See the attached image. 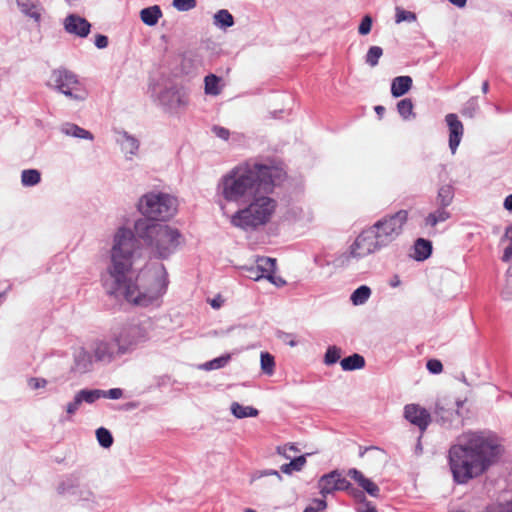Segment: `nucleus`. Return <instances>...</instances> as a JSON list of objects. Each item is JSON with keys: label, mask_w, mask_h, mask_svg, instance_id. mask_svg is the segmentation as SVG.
<instances>
[{"label": "nucleus", "mask_w": 512, "mask_h": 512, "mask_svg": "<svg viewBox=\"0 0 512 512\" xmlns=\"http://www.w3.org/2000/svg\"><path fill=\"white\" fill-rule=\"evenodd\" d=\"M139 240L154 258L165 260L179 249L184 237L177 228L151 219H137L134 230L119 227L113 236L110 264L102 275L103 286L109 295L124 297L135 305H159L167 290L168 274L162 263H156L145 267L133 279V266L142 255Z\"/></svg>", "instance_id": "1"}, {"label": "nucleus", "mask_w": 512, "mask_h": 512, "mask_svg": "<svg viewBox=\"0 0 512 512\" xmlns=\"http://www.w3.org/2000/svg\"><path fill=\"white\" fill-rule=\"evenodd\" d=\"M286 177L280 163L248 160L238 164L218 181L216 195L223 202L243 206L231 216V224L245 231L255 230L270 221L277 202L269 196Z\"/></svg>", "instance_id": "2"}, {"label": "nucleus", "mask_w": 512, "mask_h": 512, "mask_svg": "<svg viewBox=\"0 0 512 512\" xmlns=\"http://www.w3.org/2000/svg\"><path fill=\"white\" fill-rule=\"evenodd\" d=\"M500 449L497 438L487 431H469L457 437L448 451L454 481L466 484L484 474L497 461Z\"/></svg>", "instance_id": "3"}, {"label": "nucleus", "mask_w": 512, "mask_h": 512, "mask_svg": "<svg viewBox=\"0 0 512 512\" xmlns=\"http://www.w3.org/2000/svg\"><path fill=\"white\" fill-rule=\"evenodd\" d=\"M137 207L143 215L141 219H151L161 223L169 221L176 215L178 202L168 193L148 192L140 197Z\"/></svg>", "instance_id": "4"}, {"label": "nucleus", "mask_w": 512, "mask_h": 512, "mask_svg": "<svg viewBox=\"0 0 512 512\" xmlns=\"http://www.w3.org/2000/svg\"><path fill=\"white\" fill-rule=\"evenodd\" d=\"M48 86L77 102L84 101L88 95L77 75L65 68L55 69L51 72Z\"/></svg>", "instance_id": "5"}, {"label": "nucleus", "mask_w": 512, "mask_h": 512, "mask_svg": "<svg viewBox=\"0 0 512 512\" xmlns=\"http://www.w3.org/2000/svg\"><path fill=\"white\" fill-rule=\"evenodd\" d=\"M407 221L408 211L402 209L382 217L371 226L380 240V243L386 248L402 234Z\"/></svg>", "instance_id": "6"}, {"label": "nucleus", "mask_w": 512, "mask_h": 512, "mask_svg": "<svg viewBox=\"0 0 512 512\" xmlns=\"http://www.w3.org/2000/svg\"><path fill=\"white\" fill-rule=\"evenodd\" d=\"M121 353L130 354L149 339L147 328L142 324H128L114 335Z\"/></svg>", "instance_id": "7"}, {"label": "nucleus", "mask_w": 512, "mask_h": 512, "mask_svg": "<svg viewBox=\"0 0 512 512\" xmlns=\"http://www.w3.org/2000/svg\"><path fill=\"white\" fill-rule=\"evenodd\" d=\"M384 249L372 226L363 230L350 246L353 258H363Z\"/></svg>", "instance_id": "8"}, {"label": "nucleus", "mask_w": 512, "mask_h": 512, "mask_svg": "<svg viewBox=\"0 0 512 512\" xmlns=\"http://www.w3.org/2000/svg\"><path fill=\"white\" fill-rule=\"evenodd\" d=\"M463 401L457 400L455 406L446 403V401H438L435 407L436 421L445 429H458L463 426V418L459 409L463 406Z\"/></svg>", "instance_id": "9"}, {"label": "nucleus", "mask_w": 512, "mask_h": 512, "mask_svg": "<svg viewBox=\"0 0 512 512\" xmlns=\"http://www.w3.org/2000/svg\"><path fill=\"white\" fill-rule=\"evenodd\" d=\"M318 487L323 497L335 491H345L351 487V483L342 476L338 470H333L320 477Z\"/></svg>", "instance_id": "10"}, {"label": "nucleus", "mask_w": 512, "mask_h": 512, "mask_svg": "<svg viewBox=\"0 0 512 512\" xmlns=\"http://www.w3.org/2000/svg\"><path fill=\"white\" fill-rule=\"evenodd\" d=\"M118 350L119 345L114 336L110 339L98 340L93 346L95 359L107 364L124 355V353H121Z\"/></svg>", "instance_id": "11"}, {"label": "nucleus", "mask_w": 512, "mask_h": 512, "mask_svg": "<svg viewBox=\"0 0 512 512\" xmlns=\"http://www.w3.org/2000/svg\"><path fill=\"white\" fill-rule=\"evenodd\" d=\"M81 476L79 473H71L62 478L57 484L56 490L59 495H78L82 500H90L92 492L80 488Z\"/></svg>", "instance_id": "12"}, {"label": "nucleus", "mask_w": 512, "mask_h": 512, "mask_svg": "<svg viewBox=\"0 0 512 512\" xmlns=\"http://www.w3.org/2000/svg\"><path fill=\"white\" fill-rule=\"evenodd\" d=\"M404 417L422 432L427 429L431 422L430 413L418 404H407L404 407Z\"/></svg>", "instance_id": "13"}, {"label": "nucleus", "mask_w": 512, "mask_h": 512, "mask_svg": "<svg viewBox=\"0 0 512 512\" xmlns=\"http://www.w3.org/2000/svg\"><path fill=\"white\" fill-rule=\"evenodd\" d=\"M445 121L449 130V148L455 154L464 134V126L454 113L447 114Z\"/></svg>", "instance_id": "14"}, {"label": "nucleus", "mask_w": 512, "mask_h": 512, "mask_svg": "<svg viewBox=\"0 0 512 512\" xmlns=\"http://www.w3.org/2000/svg\"><path fill=\"white\" fill-rule=\"evenodd\" d=\"M64 29L69 34L84 38L90 33L91 24L79 15L70 14L64 20Z\"/></svg>", "instance_id": "15"}, {"label": "nucleus", "mask_w": 512, "mask_h": 512, "mask_svg": "<svg viewBox=\"0 0 512 512\" xmlns=\"http://www.w3.org/2000/svg\"><path fill=\"white\" fill-rule=\"evenodd\" d=\"M158 99L160 104L169 110L177 109L186 104L184 94L174 87L164 89L159 94Z\"/></svg>", "instance_id": "16"}, {"label": "nucleus", "mask_w": 512, "mask_h": 512, "mask_svg": "<svg viewBox=\"0 0 512 512\" xmlns=\"http://www.w3.org/2000/svg\"><path fill=\"white\" fill-rule=\"evenodd\" d=\"M20 11L27 17L33 19L36 23H40L44 8L40 0H16Z\"/></svg>", "instance_id": "17"}, {"label": "nucleus", "mask_w": 512, "mask_h": 512, "mask_svg": "<svg viewBox=\"0 0 512 512\" xmlns=\"http://www.w3.org/2000/svg\"><path fill=\"white\" fill-rule=\"evenodd\" d=\"M348 476L355 480L358 485L372 497H379L380 489L372 480L366 478L363 473L356 468L348 471Z\"/></svg>", "instance_id": "18"}, {"label": "nucleus", "mask_w": 512, "mask_h": 512, "mask_svg": "<svg viewBox=\"0 0 512 512\" xmlns=\"http://www.w3.org/2000/svg\"><path fill=\"white\" fill-rule=\"evenodd\" d=\"M119 136L120 138H118L117 141L121 146V150L125 153L127 159H132V157L138 153L140 146L139 140L126 131L119 132Z\"/></svg>", "instance_id": "19"}, {"label": "nucleus", "mask_w": 512, "mask_h": 512, "mask_svg": "<svg viewBox=\"0 0 512 512\" xmlns=\"http://www.w3.org/2000/svg\"><path fill=\"white\" fill-rule=\"evenodd\" d=\"M92 367V356L84 348H79L74 353V369L77 372L85 373Z\"/></svg>", "instance_id": "20"}, {"label": "nucleus", "mask_w": 512, "mask_h": 512, "mask_svg": "<svg viewBox=\"0 0 512 512\" xmlns=\"http://www.w3.org/2000/svg\"><path fill=\"white\" fill-rule=\"evenodd\" d=\"M60 131L63 134H65L66 136H70V137H75V138L85 139V140H90V141H92L94 139V136L90 131H88L74 123H70V122H66V123L62 124L60 127Z\"/></svg>", "instance_id": "21"}, {"label": "nucleus", "mask_w": 512, "mask_h": 512, "mask_svg": "<svg viewBox=\"0 0 512 512\" xmlns=\"http://www.w3.org/2000/svg\"><path fill=\"white\" fill-rule=\"evenodd\" d=\"M412 78L410 76H397L391 83V94L398 98L406 94L412 87Z\"/></svg>", "instance_id": "22"}, {"label": "nucleus", "mask_w": 512, "mask_h": 512, "mask_svg": "<svg viewBox=\"0 0 512 512\" xmlns=\"http://www.w3.org/2000/svg\"><path fill=\"white\" fill-rule=\"evenodd\" d=\"M161 17L162 11L157 5L144 8L140 12L142 22L148 26L156 25Z\"/></svg>", "instance_id": "23"}, {"label": "nucleus", "mask_w": 512, "mask_h": 512, "mask_svg": "<svg viewBox=\"0 0 512 512\" xmlns=\"http://www.w3.org/2000/svg\"><path fill=\"white\" fill-rule=\"evenodd\" d=\"M451 217L450 212L446 210L444 207H439L434 211L429 213L425 219V226L435 227L438 223L445 222Z\"/></svg>", "instance_id": "24"}, {"label": "nucleus", "mask_w": 512, "mask_h": 512, "mask_svg": "<svg viewBox=\"0 0 512 512\" xmlns=\"http://www.w3.org/2000/svg\"><path fill=\"white\" fill-rule=\"evenodd\" d=\"M340 365L344 371H354L361 369L365 366V359L362 355L354 353L350 356L343 358L340 361Z\"/></svg>", "instance_id": "25"}, {"label": "nucleus", "mask_w": 512, "mask_h": 512, "mask_svg": "<svg viewBox=\"0 0 512 512\" xmlns=\"http://www.w3.org/2000/svg\"><path fill=\"white\" fill-rule=\"evenodd\" d=\"M414 253L416 260H426L432 253V243L423 238L417 239L414 244Z\"/></svg>", "instance_id": "26"}, {"label": "nucleus", "mask_w": 512, "mask_h": 512, "mask_svg": "<svg viewBox=\"0 0 512 512\" xmlns=\"http://www.w3.org/2000/svg\"><path fill=\"white\" fill-rule=\"evenodd\" d=\"M213 24L220 29H227L234 25V17L228 10L221 9L214 14Z\"/></svg>", "instance_id": "27"}, {"label": "nucleus", "mask_w": 512, "mask_h": 512, "mask_svg": "<svg viewBox=\"0 0 512 512\" xmlns=\"http://www.w3.org/2000/svg\"><path fill=\"white\" fill-rule=\"evenodd\" d=\"M454 198V188L451 185H443L438 189L436 202L439 207L447 208Z\"/></svg>", "instance_id": "28"}, {"label": "nucleus", "mask_w": 512, "mask_h": 512, "mask_svg": "<svg viewBox=\"0 0 512 512\" xmlns=\"http://www.w3.org/2000/svg\"><path fill=\"white\" fill-rule=\"evenodd\" d=\"M231 413L238 419L246 417H256L258 410L252 406H243L238 402H233L230 407Z\"/></svg>", "instance_id": "29"}, {"label": "nucleus", "mask_w": 512, "mask_h": 512, "mask_svg": "<svg viewBox=\"0 0 512 512\" xmlns=\"http://www.w3.org/2000/svg\"><path fill=\"white\" fill-rule=\"evenodd\" d=\"M370 295L371 289L366 285H362L353 291L350 300L353 305L359 306L365 304L368 301Z\"/></svg>", "instance_id": "30"}, {"label": "nucleus", "mask_w": 512, "mask_h": 512, "mask_svg": "<svg viewBox=\"0 0 512 512\" xmlns=\"http://www.w3.org/2000/svg\"><path fill=\"white\" fill-rule=\"evenodd\" d=\"M220 81L221 78L214 74L207 75L204 79L205 93L213 96L219 95L221 93Z\"/></svg>", "instance_id": "31"}, {"label": "nucleus", "mask_w": 512, "mask_h": 512, "mask_svg": "<svg viewBox=\"0 0 512 512\" xmlns=\"http://www.w3.org/2000/svg\"><path fill=\"white\" fill-rule=\"evenodd\" d=\"M41 181V173L36 169H26L21 173V183L25 187L37 185Z\"/></svg>", "instance_id": "32"}, {"label": "nucleus", "mask_w": 512, "mask_h": 512, "mask_svg": "<svg viewBox=\"0 0 512 512\" xmlns=\"http://www.w3.org/2000/svg\"><path fill=\"white\" fill-rule=\"evenodd\" d=\"M306 464L304 455L292 459L289 463H285L280 467V471L284 474H292L294 471H301Z\"/></svg>", "instance_id": "33"}, {"label": "nucleus", "mask_w": 512, "mask_h": 512, "mask_svg": "<svg viewBox=\"0 0 512 512\" xmlns=\"http://www.w3.org/2000/svg\"><path fill=\"white\" fill-rule=\"evenodd\" d=\"M413 108V102L409 98L402 99L397 103V111L404 120L415 117Z\"/></svg>", "instance_id": "34"}, {"label": "nucleus", "mask_w": 512, "mask_h": 512, "mask_svg": "<svg viewBox=\"0 0 512 512\" xmlns=\"http://www.w3.org/2000/svg\"><path fill=\"white\" fill-rule=\"evenodd\" d=\"M230 354H225L220 357L214 358L201 365V368L206 371L216 370L225 367L230 361Z\"/></svg>", "instance_id": "35"}, {"label": "nucleus", "mask_w": 512, "mask_h": 512, "mask_svg": "<svg viewBox=\"0 0 512 512\" xmlns=\"http://www.w3.org/2000/svg\"><path fill=\"white\" fill-rule=\"evenodd\" d=\"M81 398L82 403L92 404L104 395L103 390L100 389H82L77 392Z\"/></svg>", "instance_id": "36"}, {"label": "nucleus", "mask_w": 512, "mask_h": 512, "mask_svg": "<svg viewBox=\"0 0 512 512\" xmlns=\"http://www.w3.org/2000/svg\"><path fill=\"white\" fill-rule=\"evenodd\" d=\"M256 265L262 274L274 273L276 270V260L270 257H258Z\"/></svg>", "instance_id": "37"}, {"label": "nucleus", "mask_w": 512, "mask_h": 512, "mask_svg": "<svg viewBox=\"0 0 512 512\" xmlns=\"http://www.w3.org/2000/svg\"><path fill=\"white\" fill-rule=\"evenodd\" d=\"M268 476H273L275 478L276 484H279L283 479L281 474L278 471L273 470V469H265V470L255 471L254 473H252L250 483L257 482V481L261 480L263 477H268Z\"/></svg>", "instance_id": "38"}, {"label": "nucleus", "mask_w": 512, "mask_h": 512, "mask_svg": "<svg viewBox=\"0 0 512 512\" xmlns=\"http://www.w3.org/2000/svg\"><path fill=\"white\" fill-rule=\"evenodd\" d=\"M96 438L99 445L103 448H110L113 444L111 432L104 427H100L96 430Z\"/></svg>", "instance_id": "39"}, {"label": "nucleus", "mask_w": 512, "mask_h": 512, "mask_svg": "<svg viewBox=\"0 0 512 512\" xmlns=\"http://www.w3.org/2000/svg\"><path fill=\"white\" fill-rule=\"evenodd\" d=\"M508 241L509 245L505 248L502 261L512 263V224L505 229L501 242Z\"/></svg>", "instance_id": "40"}, {"label": "nucleus", "mask_w": 512, "mask_h": 512, "mask_svg": "<svg viewBox=\"0 0 512 512\" xmlns=\"http://www.w3.org/2000/svg\"><path fill=\"white\" fill-rule=\"evenodd\" d=\"M383 55V49L379 46H371L367 54L365 56V62L371 66L375 67L378 65L379 59Z\"/></svg>", "instance_id": "41"}, {"label": "nucleus", "mask_w": 512, "mask_h": 512, "mask_svg": "<svg viewBox=\"0 0 512 512\" xmlns=\"http://www.w3.org/2000/svg\"><path fill=\"white\" fill-rule=\"evenodd\" d=\"M261 369L267 375L274 373L275 361L274 357L268 352H262L260 356Z\"/></svg>", "instance_id": "42"}, {"label": "nucleus", "mask_w": 512, "mask_h": 512, "mask_svg": "<svg viewBox=\"0 0 512 512\" xmlns=\"http://www.w3.org/2000/svg\"><path fill=\"white\" fill-rule=\"evenodd\" d=\"M259 269L260 268H258L257 265L241 267L242 275L254 281H259L260 279L265 278L266 274H262Z\"/></svg>", "instance_id": "43"}, {"label": "nucleus", "mask_w": 512, "mask_h": 512, "mask_svg": "<svg viewBox=\"0 0 512 512\" xmlns=\"http://www.w3.org/2000/svg\"><path fill=\"white\" fill-rule=\"evenodd\" d=\"M340 357H341L340 349L336 346H330V347H328V349L325 353L324 362L327 365H332V364L337 363L338 360L340 359Z\"/></svg>", "instance_id": "44"}, {"label": "nucleus", "mask_w": 512, "mask_h": 512, "mask_svg": "<svg viewBox=\"0 0 512 512\" xmlns=\"http://www.w3.org/2000/svg\"><path fill=\"white\" fill-rule=\"evenodd\" d=\"M416 20V14L411 11L404 10L402 8H396L395 21L396 23L401 22H413Z\"/></svg>", "instance_id": "45"}, {"label": "nucleus", "mask_w": 512, "mask_h": 512, "mask_svg": "<svg viewBox=\"0 0 512 512\" xmlns=\"http://www.w3.org/2000/svg\"><path fill=\"white\" fill-rule=\"evenodd\" d=\"M81 404V398L79 397L78 393H76L74 399L71 402H69L65 407L66 413L68 415V417H66V420H70V417L79 410Z\"/></svg>", "instance_id": "46"}, {"label": "nucleus", "mask_w": 512, "mask_h": 512, "mask_svg": "<svg viewBox=\"0 0 512 512\" xmlns=\"http://www.w3.org/2000/svg\"><path fill=\"white\" fill-rule=\"evenodd\" d=\"M197 1L196 0H173V6L178 11H189L196 7Z\"/></svg>", "instance_id": "47"}, {"label": "nucleus", "mask_w": 512, "mask_h": 512, "mask_svg": "<svg viewBox=\"0 0 512 512\" xmlns=\"http://www.w3.org/2000/svg\"><path fill=\"white\" fill-rule=\"evenodd\" d=\"M371 28H372V18L369 15H366L361 20V23L358 27V32L361 35H367L370 33Z\"/></svg>", "instance_id": "48"}, {"label": "nucleus", "mask_w": 512, "mask_h": 512, "mask_svg": "<svg viewBox=\"0 0 512 512\" xmlns=\"http://www.w3.org/2000/svg\"><path fill=\"white\" fill-rule=\"evenodd\" d=\"M426 367L429 370V372H431L433 374H439L443 370L442 363L437 359L428 360Z\"/></svg>", "instance_id": "49"}, {"label": "nucleus", "mask_w": 512, "mask_h": 512, "mask_svg": "<svg viewBox=\"0 0 512 512\" xmlns=\"http://www.w3.org/2000/svg\"><path fill=\"white\" fill-rule=\"evenodd\" d=\"M212 132L216 137L225 141L228 140L230 136V131L227 128L218 125L212 127Z\"/></svg>", "instance_id": "50"}, {"label": "nucleus", "mask_w": 512, "mask_h": 512, "mask_svg": "<svg viewBox=\"0 0 512 512\" xmlns=\"http://www.w3.org/2000/svg\"><path fill=\"white\" fill-rule=\"evenodd\" d=\"M298 449L294 444H285L284 446L277 447V452L280 455H283L285 458L290 459L291 455L289 452H297Z\"/></svg>", "instance_id": "51"}, {"label": "nucleus", "mask_w": 512, "mask_h": 512, "mask_svg": "<svg viewBox=\"0 0 512 512\" xmlns=\"http://www.w3.org/2000/svg\"><path fill=\"white\" fill-rule=\"evenodd\" d=\"M104 395L102 398H109V399H120L123 396V390L120 388H112L107 391L103 390Z\"/></svg>", "instance_id": "52"}, {"label": "nucleus", "mask_w": 512, "mask_h": 512, "mask_svg": "<svg viewBox=\"0 0 512 512\" xmlns=\"http://www.w3.org/2000/svg\"><path fill=\"white\" fill-rule=\"evenodd\" d=\"M265 278L269 280L272 284H274L276 287H282L286 284V281L282 277L275 275V272L266 274Z\"/></svg>", "instance_id": "53"}, {"label": "nucleus", "mask_w": 512, "mask_h": 512, "mask_svg": "<svg viewBox=\"0 0 512 512\" xmlns=\"http://www.w3.org/2000/svg\"><path fill=\"white\" fill-rule=\"evenodd\" d=\"M28 385L32 389L44 388L47 385V381L43 378H30Z\"/></svg>", "instance_id": "54"}, {"label": "nucleus", "mask_w": 512, "mask_h": 512, "mask_svg": "<svg viewBox=\"0 0 512 512\" xmlns=\"http://www.w3.org/2000/svg\"><path fill=\"white\" fill-rule=\"evenodd\" d=\"M94 44H95V46L98 49L106 48L108 46V38H107V36L102 35V34L96 35Z\"/></svg>", "instance_id": "55"}, {"label": "nucleus", "mask_w": 512, "mask_h": 512, "mask_svg": "<svg viewBox=\"0 0 512 512\" xmlns=\"http://www.w3.org/2000/svg\"><path fill=\"white\" fill-rule=\"evenodd\" d=\"M279 337L289 346L295 347L297 345V341L295 340L292 334L282 332Z\"/></svg>", "instance_id": "56"}, {"label": "nucleus", "mask_w": 512, "mask_h": 512, "mask_svg": "<svg viewBox=\"0 0 512 512\" xmlns=\"http://www.w3.org/2000/svg\"><path fill=\"white\" fill-rule=\"evenodd\" d=\"M316 512H321L326 509L327 502L324 499H315L313 506H311Z\"/></svg>", "instance_id": "57"}, {"label": "nucleus", "mask_w": 512, "mask_h": 512, "mask_svg": "<svg viewBox=\"0 0 512 512\" xmlns=\"http://www.w3.org/2000/svg\"><path fill=\"white\" fill-rule=\"evenodd\" d=\"M504 208L508 211H512V194L508 195L504 200Z\"/></svg>", "instance_id": "58"}, {"label": "nucleus", "mask_w": 512, "mask_h": 512, "mask_svg": "<svg viewBox=\"0 0 512 512\" xmlns=\"http://www.w3.org/2000/svg\"><path fill=\"white\" fill-rule=\"evenodd\" d=\"M451 4L463 8L466 5L467 0H448Z\"/></svg>", "instance_id": "59"}, {"label": "nucleus", "mask_w": 512, "mask_h": 512, "mask_svg": "<svg viewBox=\"0 0 512 512\" xmlns=\"http://www.w3.org/2000/svg\"><path fill=\"white\" fill-rule=\"evenodd\" d=\"M499 512H512V501L508 502L505 506L501 507Z\"/></svg>", "instance_id": "60"}, {"label": "nucleus", "mask_w": 512, "mask_h": 512, "mask_svg": "<svg viewBox=\"0 0 512 512\" xmlns=\"http://www.w3.org/2000/svg\"><path fill=\"white\" fill-rule=\"evenodd\" d=\"M375 112L381 118L385 112V108L383 106L378 105L375 107Z\"/></svg>", "instance_id": "61"}, {"label": "nucleus", "mask_w": 512, "mask_h": 512, "mask_svg": "<svg viewBox=\"0 0 512 512\" xmlns=\"http://www.w3.org/2000/svg\"><path fill=\"white\" fill-rule=\"evenodd\" d=\"M359 512H377L374 506L366 505L365 509L359 510Z\"/></svg>", "instance_id": "62"}, {"label": "nucleus", "mask_w": 512, "mask_h": 512, "mask_svg": "<svg viewBox=\"0 0 512 512\" xmlns=\"http://www.w3.org/2000/svg\"><path fill=\"white\" fill-rule=\"evenodd\" d=\"M481 89H482V92L484 94H486L488 92V90H489V83H488V81H484L483 82Z\"/></svg>", "instance_id": "63"}, {"label": "nucleus", "mask_w": 512, "mask_h": 512, "mask_svg": "<svg viewBox=\"0 0 512 512\" xmlns=\"http://www.w3.org/2000/svg\"><path fill=\"white\" fill-rule=\"evenodd\" d=\"M211 306L214 307V308H219L220 307V304L214 299L212 302H211Z\"/></svg>", "instance_id": "64"}]
</instances>
